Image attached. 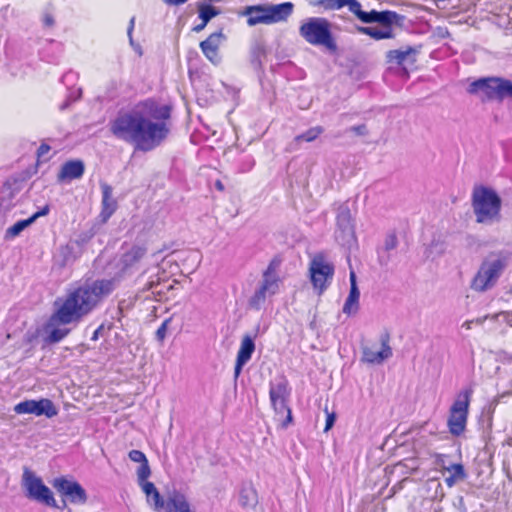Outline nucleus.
Wrapping results in <instances>:
<instances>
[{
    "instance_id": "1",
    "label": "nucleus",
    "mask_w": 512,
    "mask_h": 512,
    "mask_svg": "<svg viewBox=\"0 0 512 512\" xmlns=\"http://www.w3.org/2000/svg\"><path fill=\"white\" fill-rule=\"evenodd\" d=\"M170 116L171 108L168 105L146 100L111 120L109 130L117 139L147 152L159 146L168 136Z\"/></svg>"
},
{
    "instance_id": "2",
    "label": "nucleus",
    "mask_w": 512,
    "mask_h": 512,
    "mask_svg": "<svg viewBox=\"0 0 512 512\" xmlns=\"http://www.w3.org/2000/svg\"><path fill=\"white\" fill-rule=\"evenodd\" d=\"M115 283L114 279H102L71 290L64 299L55 301L56 317L64 322H78L112 293Z\"/></svg>"
},
{
    "instance_id": "3",
    "label": "nucleus",
    "mask_w": 512,
    "mask_h": 512,
    "mask_svg": "<svg viewBox=\"0 0 512 512\" xmlns=\"http://www.w3.org/2000/svg\"><path fill=\"white\" fill-rule=\"evenodd\" d=\"M471 203L477 223L492 225L500 222L502 200L494 189L486 186L475 187Z\"/></svg>"
},
{
    "instance_id": "4",
    "label": "nucleus",
    "mask_w": 512,
    "mask_h": 512,
    "mask_svg": "<svg viewBox=\"0 0 512 512\" xmlns=\"http://www.w3.org/2000/svg\"><path fill=\"white\" fill-rule=\"evenodd\" d=\"M331 27V22L324 17H310L300 25L299 34L310 45L322 46L330 52H336L338 47Z\"/></svg>"
},
{
    "instance_id": "5",
    "label": "nucleus",
    "mask_w": 512,
    "mask_h": 512,
    "mask_svg": "<svg viewBox=\"0 0 512 512\" xmlns=\"http://www.w3.org/2000/svg\"><path fill=\"white\" fill-rule=\"evenodd\" d=\"M468 92L479 95L483 101L502 100L512 97V82L498 77L481 78L469 85Z\"/></svg>"
},
{
    "instance_id": "6",
    "label": "nucleus",
    "mask_w": 512,
    "mask_h": 512,
    "mask_svg": "<svg viewBox=\"0 0 512 512\" xmlns=\"http://www.w3.org/2000/svg\"><path fill=\"white\" fill-rule=\"evenodd\" d=\"M472 394L471 388L461 390L450 407L447 424L449 432L454 436L461 435L466 428Z\"/></svg>"
},
{
    "instance_id": "7",
    "label": "nucleus",
    "mask_w": 512,
    "mask_h": 512,
    "mask_svg": "<svg viewBox=\"0 0 512 512\" xmlns=\"http://www.w3.org/2000/svg\"><path fill=\"white\" fill-rule=\"evenodd\" d=\"M279 263L272 260L262 276L260 287L255 291L250 299V306L255 309H260L265 303L266 299L275 295L279 289V277L277 275V267Z\"/></svg>"
},
{
    "instance_id": "8",
    "label": "nucleus",
    "mask_w": 512,
    "mask_h": 512,
    "mask_svg": "<svg viewBox=\"0 0 512 512\" xmlns=\"http://www.w3.org/2000/svg\"><path fill=\"white\" fill-rule=\"evenodd\" d=\"M309 273L313 287L321 294L332 281L334 266L323 254H316L310 261Z\"/></svg>"
},
{
    "instance_id": "9",
    "label": "nucleus",
    "mask_w": 512,
    "mask_h": 512,
    "mask_svg": "<svg viewBox=\"0 0 512 512\" xmlns=\"http://www.w3.org/2000/svg\"><path fill=\"white\" fill-rule=\"evenodd\" d=\"M23 486L27 491V497L50 507H57L52 491L29 469L23 473Z\"/></svg>"
},
{
    "instance_id": "10",
    "label": "nucleus",
    "mask_w": 512,
    "mask_h": 512,
    "mask_svg": "<svg viewBox=\"0 0 512 512\" xmlns=\"http://www.w3.org/2000/svg\"><path fill=\"white\" fill-rule=\"evenodd\" d=\"M53 487L64 498V505L66 501L78 505L84 504L87 501L86 491L77 481L60 477L54 479Z\"/></svg>"
},
{
    "instance_id": "11",
    "label": "nucleus",
    "mask_w": 512,
    "mask_h": 512,
    "mask_svg": "<svg viewBox=\"0 0 512 512\" xmlns=\"http://www.w3.org/2000/svg\"><path fill=\"white\" fill-rule=\"evenodd\" d=\"M16 414H33L35 416H46L52 418L58 414L54 403L47 398L40 400H25L15 405Z\"/></svg>"
},
{
    "instance_id": "12",
    "label": "nucleus",
    "mask_w": 512,
    "mask_h": 512,
    "mask_svg": "<svg viewBox=\"0 0 512 512\" xmlns=\"http://www.w3.org/2000/svg\"><path fill=\"white\" fill-rule=\"evenodd\" d=\"M336 224V239L343 245L349 244L354 239L355 231L351 211L347 204H342L338 207Z\"/></svg>"
},
{
    "instance_id": "13",
    "label": "nucleus",
    "mask_w": 512,
    "mask_h": 512,
    "mask_svg": "<svg viewBox=\"0 0 512 512\" xmlns=\"http://www.w3.org/2000/svg\"><path fill=\"white\" fill-rule=\"evenodd\" d=\"M500 269L499 261L483 263L472 281V289L481 292L489 289L497 280Z\"/></svg>"
},
{
    "instance_id": "14",
    "label": "nucleus",
    "mask_w": 512,
    "mask_h": 512,
    "mask_svg": "<svg viewBox=\"0 0 512 512\" xmlns=\"http://www.w3.org/2000/svg\"><path fill=\"white\" fill-rule=\"evenodd\" d=\"M269 395L274 410L281 414L287 412V419L288 421H291V410L286 405V397L288 395L287 382L285 380H280L276 383H271Z\"/></svg>"
},
{
    "instance_id": "15",
    "label": "nucleus",
    "mask_w": 512,
    "mask_h": 512,
    "mask_svg": "<svg viewBox=\"0 0 512 512\" xmlns=\"http://www.w3.org/2000/svg\"><path fill=\"white\" fill-rule=\"evenodd\" d=\"M354 15H356L357 18L363 23H380L383 26H391V24L396 20L398 16L395 12L388 10H371L370 12H365L361 9V4L359 1L357 3V8L354 11Z\"/></svg>"
},
{
    "instance_id": "16",
    "label": "nucleus",
    "mask_w": 512,
    "mask_h": 512,
    "mask_svg": "<svg viewBox=\"0 0 512 512\" xmlns=\"http://www.w3.org/2000/svg\"><path fill=\"white\" fill-rule=\"evenodd\" d=\"M72 322H64L56 317V310L50 316L45 331L47 333L46 340L49 343H58L64 339L70 332V329L64 327L65 325L71 324Z\"/></svg>"
},
{
    "instance_id": "17",
    "label": "nucleus",
    "mask_w": 512,
    "mask_h": 512,
    "mask_svg": "<svg viewBox=\"0 0 512 512\" xmlns=\"http://www.w3.org/2000/svg\"><path fill=\"white\" fill-rule=\"evenodd\" d=\"M224 39L225 36L223 33L218 31L212 33L206 40L200 43L201 51L205 57L214 64L220 61L218 50Z\"/></svg>"
},
{
    "instance_id": "18",
    "label": "nucleus",
    "mask_w": 512,
    "mask_h": 512,
    "mask_svg": "<svg viewBox=\"0 0 512 512\" xmlns=\"http://www.w3.org/2000/svg\"><path fill=\"white\" fill-rule=\"evenodd\" d=\"M85 171V165L82 160L75 159L65 162L57 175L59 182H70L75 179H80Z\"/></svg>"
},
{
    "instance_id": "19",
    "label": "nucleus",
    "mask_w": 512,
    "mask_h": 512,
    "mask_svg": "<svg viewBox=\"0 0 512 512\" xmlns=\"http://www.w3.org/2000/svg\"><path fill=\"white\" fill-rule=\"evenodd\" d=\"M350 291L343 306V313L354 315L359 310L360 291L357 286L356 273L351 270L349 274Z\"/></svg>"
},
{
    "instance_id": "20",
    "label": "nucleus",
    "mask_w": 512,
    "mask_h": 512,
    "mask_svg": "<svg viewBox=\"0 0 512 512\" xmlns=\"http://www.w3.org/2000/svg\"><path fill=\"white\" fill-rule=\"evenodd\" d=\"M381 350L374 351L371 348H365L363 351V359L364 361L372 364H380L384 360L390 358L392 356V349L389 346V336L383 335L381 337Z\"/></svg>"
},
{
    "instance_id": "21",
    "label": "nucleus",
    "mask_w": 512,
    "mask_h": 512,
    "mask_svg": "<svg viewBox=\"0 0 512 512\" xmlns=\"http://www.w3.org/2000/svg\"><path fill=\"white\" fill-rule=\"evenodd\" d=\"M101 192H102V210L100 216L104 222H106L116 211L117 209V201L113 198V189L112 187L102 182L100 183Z\"/></svg>"
},
{
    "instance_id": "22",
    "label": "nucleus",
    "mask_w": 512,
    "mask_h": 512,
    "mask_svg": "<svg viewBox=\"0 0 512 512\" xmlns=\"http://www.w3.org/2000/svg\"><path fill=\"white\" fill-rule=\"evenodd\" d=\"M147 249L141 245H133L120 259L121 270L128 272L135 268L139 261L145 256Z\"/></svg>"
},
{
    "instance_id": "23",
    "label": "nucleus",
    "mask_w": 512,
    "mask_h": 512,
    "mask_svg": "<svg viewBox=\"0 0 512 512\" xmlns=\"http://www.w3.org/2000/svg\"><path fill=\"white\" fill-rule=\"evenodd\" d=\"M270 24L286 21L293 13L294 4L283 2L280 4H266Z\"/></svg>"
},
{
    "instance_id": "24",
    "label": "nucleus",
    "mask_w": 512,
    "mask_h": 512,
    "mask_svg": "<svg viewBox=\"0 0 512 512\" xmlns=\"http://www.w3.org/2000/svg\"><path fill=\"white\" fill-rule=\"evenodd\" d=\"M166 512H196L191 508V505L187 499V497L178 491H174L171 493L166 502H164V507Z\"/></svg>"
},
{
    "instance_id": "25",
    "label": "nucleus",
    "mask_w": 512,
    "mask_h": 512,
    "mask_svg": "<svg viewBox=\"0 0 512 512\" xmlns=\"http://www.w3.org/2000/svg\"><path fill=\"white\" fill-rule=\"evenodd\" d=\"M50 208L48 205H45L41 210L34 213L28 219L17 221L14 225L9 227L5 232V238L11 239L18 236L22 231H24L27 227L33 224L39 217L45 216L49 213Z\"/></svg>"
},
{
    "instance_id": "26",
    "label": "nucleus",
    "mask_w": 512,
    "mask_h": 512,
    "mask_svg": "<svg viewBox=\"0 0 512 512\" xmlns=\"http://www.w3.org/2000/svg\"><path fill=\"white\" fill-rule=\"evenodd\" d=\"M243 14L248 16L247 24L249 26H255L257 24H270L266 4L248 6L245 8Z\"/></svg>"
},
{
    "instance_id": "27",
    "label": "nucleus",
    "mask_w": 512,
    "mask_h": 512,
    "mask_svg": "<svg viewBox=\"0 0 512 512\" xmlns=\"http://www.w3.org/2000/svg\"><path fill=\"white\" fill-rule=\"evenodd\" d=\"M416 50L412 47L405 49L390 50L386 54V58L390 63L398 65L413 64L415 62Z\"/></svg>"
},
{
    "instance_id": "28",
    "label": "nucleus",
    "mask_w": 512,
    "mask_h": 512,
    "mask_svg": "<svg viewBox=\"0 0 512 512\" xmlns=\"http://www.w3.org/2000/svg\"><path fill=\"white\" fill-rule=\"evenodd\" d=\"M357 3V0H312L310 2L311 5L323 7L325 10H339L347 6L353 14L357 8Z\"/></svg>"
},
{
    "instance_id": "29",
    "label": "nucleus",
    "mask_w": 512,
    "mask_h": 512,
    "mask_svg": "<svg viewBox=\"0 0 512 512\" xmlns=\"http://www.w3.org/2000/svg\"><path fill=\"white\" fill-rule=\"evenodd\" d=\"M356 30L361 34L370 36L374 40L390 39L394 37L391 26H383L382 28L357 26Z\"/></svg>"
},
{
    "instance_id": "30",
    "label": "nucleus",
    "mask_w": 512,
    "mask_h": 512,
    "mask_svg": "<svg viewBox=\"0 0 512 512\" xmlns=\"http://www.w3.org/2000/svg\"><path fill=\"white\" fill-rule=\"evenodd\" d=\"M139 486L145 493L148 503L153 504L156 510L162 509L164 507V501L152 482H145Z\"/></svg>"
},
{
    "instance_id": "31",
    "label": "nucleus",
    "mask_w": 512,
    "mask_h": 512,
    "mask_svg": "<svg viewBox=\"0 0 512 512\" xmlns=\"http://www.w3.org/2000/svg\"><path fill=\"white\" fill-rule=\"evenodd\" d=\"M239 504L244 508H251L257 504V492L251 485H245L241 488Z\"/></svg>"
},
{
    "instance_id": "32",
    "label": "nucleus",
    "mask_w": 512,
    "mask_h": 512,
    "mask_svg": "<svg viewBox=\"0 0 512 512\" xmlns=\"http://www.w3.org/2000/svg\"><path fill=\"white\" fill-rule=\"evenodd\" d=\"M254 351H255V343H254L252 337L249 335H245L242 338L240 348L237 353V359H239L240 362H242V361L248 362L251 359Z\"/></svg>"
},
{
    "instance_id": "33",
    "label": "nucleus",
    "mask_w": 512,
    "mask_h": 512,
    "mask_svg": "<svg viewBox=\"0 0 512 512\" xmlns=\"http://www.w3.org/2000/svg\"><path fill=\"white\" fill-rule=\"evenodd\" d=\"M323 131H324V129L321 126L311 127L310 129L303 132L302 134L297 135L294 138L293 142L296 144H299L302 141H305L308 143L313 142L323 133Z\"/></svg>"
},
{
    "instance_id": "34",
    "label": "nucleus",
    "mask_w": 512,
    "mask_h": 512,
    "mask_svg": "<svg viewBox=\"0 0 512 512\" xmlns=\"http://www.w3.org/2000/svg\"><path fill=\"white\" fill-rule=\"evenodd\" d=\"M218 10L211 5H202L199 8V17L205 23H208L213 17L218 15Z\"/></svg>"
},
{
    "instance_id": "35",
    "label": "nucleus",
    "mask_w": 512,
    "mask_h": 512,
    "mask_svg": "<svg viewBox=\"0 0 512 512\" xmlns=\"http://www.w3.org/2000/svg\"><path fill=\"white\" fill-rule=\"evenodd\" d=\"M151 475V470L148 461H145L144 463L140 464V466L137 469V480L138 484L142 485L145 482H149L147 479Z\"/></svg>"
},
{
    "instance_id": "36",
    "label": "nucleus",
    "mask_w": 512,
    "mask_h": 512,
    "mask_svg": "<svg viewBox=\"0 0 512 512\" xmlns=\"http://www.w3.org/2000/svg\"><path fill=\"white\" fill-rule=\"evenodd\" d=\"M446 471H448L451 476H453L459 480H463L466 477L464 467L460 463L449 464V467H447Z\"/></svg>"
},
{
    "instance_id": "37",
    "label": "nucleus",
    "mask_w": 512,
    "mask_h": 512,
    "mask_svg": "<svg viewBox=\"0 0 512 512\" xmlns=\"http://www.w3.org/2000/svg\"><path fill=\"white\" fill-rule=\"evenodd\" d=\"M171 321H172V317L165 319L162 322V324L159 326V328L157 329L155 336H156V339L160 343L164 342L166 335H167L168 327H169V324L171 323Z\"/></svg>"
},
{
    "instance_id": "38",
    "label": "nucleus",
    "mask_w": 512,
    "mask_h": 512,
    "mask_svg": "<svg viewBox=\"0 0 512 512\" xmlns=\"http://www.w3.org/2000/svg\"><path fill=\"white\" fill-rule=\"evenodd\" d=\"M129 459L133 462H137L140 464L144 463L145 461H148L145 454L140 450H131L129 452Z\"/></svg>"
},
{
    "instance_id": "39",
    "label": "nucleus",
    "mask_w": 512,
    "mask_h": 512,
    "mask_svg": "<svg viewBox=\"0 0 512 512\" xmlns=\"http://www.w3.org/2000/svg\"><path fill=\"white\" fill-rule=\"evenodd\" d=\"M397 244V237L394 234H390L386 237L384 246L386 250L390 251L395 249L397 247Z\"/></svg>"
},
{
    "instance_id": "40",
    "label": "nucleus",
    "mask_w": 512,
    "mask_h": 512,
    "mask_svg": "<svg viewBox=\"0 0 512 512\" xmlns=\"http://www.w3.org/2000/svg\"><path fill=\"white\" fill-rule=\"evenodd\" d=\"M436 464L443 470H447V467H449L447 456L444 454H437L436 455Z\"/></svg>"
},
{
    "instance_id": "41",
    "label": "nucleus",
    "mask_w": 512,
    "mask_h": 512,
    "mask_svg": "<svg viewBox=\"0 0 512 512\" xmlns=\"http://www.w3.org/2000/svg\"><path fill=\"white\" fill-rule=\"evenodd\" d=\"M326 413H327V417H326V423H325V428H324V431L327 432L328 430H330L334 423H335V419H336V416L334 413H328V411L326 410Z\"/></svg>"
},
{
    "instance_id": "42",
    "label": "nucleus",
    "mask_w": 512,
    "mask_h": 512,
    "mask_svg": "<svg viewBox=\"0 0 512 512\" xmlns=\"http://www.w3.org/2000/svg\"><path fill=\"white\" fill-rule=\"evenodd\" d=\"M50 149L51 148L48 144L42 143L37 150L38 157L39 158L45 157L48 154V152L50 151Z\"/></svg>"
},
{
    "instance_id": "43",
    "label": "nucleus",
    "mask_w": 512,
    "mask_h": 512,
    "mask_svg": "<svg viewBox=\"0 0 512 512\" xmlns=\"http://www.w3.org/2000/svg\"><path fill=\"white\" fill-rule=\"evenodd\" d=\"M247 362L245 361H242L240 362L239 359H236V364H235V368H234V376L235 378H238V376L240 375L241 371H242V367L246 364Z\"/></svg>"
},
{
    "instance_id": "44",
    "label": "nucleus",
    "mask_w": 512,
    "mask_h": 512,
    "mask_svg": "<svg viewBox=\"0 0 512 512\" xmlns=\"http://www.w3.org/2000/svg\"><path fill=\"white\" fill-rule=\"evenodd\" d=\"M134 25H135V17H132L130 19L129 27H128V30H127V34H128V37L130 39V43L131 44L133 43L132 32H133V29H134Z\"/></svg>"
},
{
    "instance_id": "45",
    "label": "nucleus",
    "mask_w": 512,
    "mask_h": 512,
    "mask_svg": "<svg viewBox=\"0 0 512 512\" xmlns=\"http://www.w3.org/2000/svg\"><path fill=\"white\" fill-rule=\"evenodd\" d=\"M350 131H353L358 135H364L366 133V127L365 125L353 126L350 128Z\"/></svg>"
},
{
    "instance_id": "46",
    "label": "nucleus",
    "mask_w": 512,
    "mask_h": 512,
    "mask_svg": "<svg viewBox=\"0 0 512 512\" xmlns=\"http://www.w3.org/2000/svg\"><path fill=\"white\" fill-rule=\"evenodd\" d=\"M459 481V479L449 475L447 478H445V483L448 487H453L455 483Z\"/></svg>"
},
{
    "instance_id": "47",
    "label": "nucleus",
    "mask_w": 512,
    "mask_h": 512,
    "mask_svg": "<svg viewBox=\"0 0 512 512\" xmlns=\"http://www.w3.org/2000/svg\"><path fill=\"white\" fill-rule=\"evenodd\" d=\"M44 24L46 26H52L54 24V19L51 15H45L44 17Z\"/></svg>"
},
{
    "instance_id": "48",
    "label": "nucleus",
    "mask_w": 512,
    "mask_h": 512,
    "mask_svg": "<svg viewBox=\"0 0 512 512\" xmlns=\"http://www.w3.org/2000/svg\"><path fill=\"white\" fill-rule=\"evenodd\" d=\"M207 25V23H205L204 21H202L201 24L197 25L196 27H194V31L196 32H199L201 31L202 29H204V27Z\"/></svg>"
},
{
    "instance_id": "49",
    "label": "nucleus",
    "mask_w": 512,
    "mask_h": 512,
    "mask_svg": "<svg viewBox=\"0 0 512 512\" xmlns=\"http://www.w3.org/2000/svg\"><path fill=\"white\" fill-rule=\"evenodd\" d=\"M505 444L509 447H512V437L507 438Z\"/></svg>"
},
{
    "instance_id": "50",
    "label": "nucleus",
    "mask_w": 512,
    "mask_h": 512,
    "mask_svg": "<svg viewBox=\"0 0 512 512\" xmlns=\"http://www.w3.org/2000/svg\"><path fill=\"white\" fill-rule=\"evenodd\" d=\"M98 331L99 329L94 331L93 336L91 337L92 340H96L98 338Z\"/></svg>"
},
{
    "instance_id": "51",
    "label": "nucleus",
    "mask_w": 512,
    "mask_h": 512,
    "mask_svg": "<svg viewBox=\"0 0 512 512\" xmlns=\"http://www.w3.org/2000/svg\"><path fill=\"white\" fill-rule=\"evenodd\" d=\"M216 186H217V188H218V189H220V190H222V189H223V185H222V183H221V182H219V181L216 183Z\"/></svg>"
},
{
    "instance_id": "52",
    "label": "nucleus",
    "mask_w": 512,
    "mask_h": 512,
    "mask_svg": "<svg viewBox=\"0 0 512 512\" xmlns=\"http://www.w3.org/2000/svg\"><path fill=\"white\" fill-rule=\"evenodd\" d=\"M464 326H466L467 329H470L471 327V322L470 321H467L464 323Z\"/></svg>"
}]
</instances>
